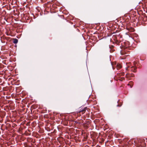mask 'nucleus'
Here are the masks:
<instances>
[{"label": "nucleus", "instance_id": "3", "mask_svg": "<svg viewBox=\"0 0 147 147\" xmlns=\"http://www.w3.org/2000/svg\"><path fill=\"white\" fill-rule=\"evenodd\" d=\"M124 73H121L119 74L118 75V76H123V75H124Z\"/></svg>", "mask_w": 147, "mask_h": 147}, {"label": "nucleus", "instance_id": "1", "mask_svg": "<svg viewBox=\"0 0 147 147\" xmlns=\"http://www.w3.org/2000/svg\"><path fill=\"white\" fill-rule=\"evenodd\" d=\"M117 68L118 69H119L122 67L121 65L120 64H117Z\"/></svg>", "mask_w": 147, "mask_h": 147}, {"label": "nucleus", "instance_id": "7", "mask_svg": "<svg viewBox=\"0 0 147 147\" xmlns=\"http://www.w3.org/2000/svg\"><path fill=\"white\" fill-rule=\"evenodd\" d=\"M110 52H113V51H112V50H110Z\"/></svg>", "mask_w": 147, "mask_h": 147}, {"label": "nucleus", "instance_id": "5", "mask_svg": "<svg viewBox=\"0 0 147 147\" xmlns=\"http://www.w3.org/2000/svg\"><path fill=\"white\" fill-rule=\"evenodd\" d=\"M124 79V78H123V77H121L120 79H119V80H120L121 81H122Z\"/></svg>", "mask_w": 147, "mask_h": 147}, {"label": "nucleus", "instance_id": "2", "mask_svg": "<svg viewBox=\"0 0 147 147\" xmlns=\"http://www.w3.org/2000/svg\"><path fill=\"white\" fill-rule=\"evenodd\" d=\"M18 42V40L16 39H14L13 42L15 44H16Z\"/></svg>", "mask_w": 147, "mask_h": 147}, {"label": "nucleus", "instance_id": "4", "mask_svg": "<svg viewBox=\"0 0 147 147\" xmlns=\"http://www.w3.org/2000/svg\"><path fill=\"white\" fill-rule=\"evenodd\" d=\"M80 112H81L82 113V114H83L85 112V110H83L82 111H81Z\"/></svg>", "mask_w": 147, "mask_h": 147}, {"label": "nucleus", "instance_id": "6", "mask_svg": "<svg viewBox=\"0 0 147 147\" xmlns=\"http://www.w3.org/2000/svg\"><path fill=\"white\" fill-rule=\"evenodd\" d=\"M134 72H135V71H135V69H136V68H135V67H134Z\"/></svg>", "mask_w": 147, "mask_h": 147}]
</instances>
